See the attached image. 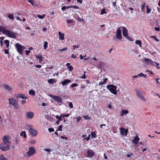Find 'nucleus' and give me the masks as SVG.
<instances>
[{
    "instance_id": "42",
    "label": "nucleus",
    "mask_w": 160,
    "mask_h": 160,
    "mask_svg": "<svg viewBox=\"0 0 160 160\" xmlns=\"http://www.w3.org/2000/svg\"><path fill=\"white\" fill-rule=\"evenodd\" d=\"M56 118L58 119L59 121H61L62 120V118L61 117H59L58 115L56 116Z\"/></svg>"
},
{
    "instance_id": "21",
    "label": "nucleus",
    "mask_w": 160,
    "mask_h": 160,
    "mask_svg": "<svg viewBox=\"0 0 160 160\" xmlns=\"http://www.w3.org/2000/svg\"><path fill=\"white\" fill-rule=\"evenodd\" d=\"M66 65L67 66V68L69 71H71L73 70V68L72 66L70 65L69 63H67Z\"/></svg>"
},
{
    "instance_id": "50",
    "label": "nucleus",
    "mask_w": 160,
    "mask_h": 160,
    "mask_svg": "<svg viewBox=\"0 0 160 160\" xmlns=\"http://www.w3.org/2000/svg\"><path fill=\"white\" fill-rule=\"evenodd\" d=\"M48 131L50 132H53L54 131V129L53 128H49L48 129Z\"/></svg>"
},
{
    "instance_id": "63",
    "label": "nucleus",
    "mask_w": 160,
    "mask_h": 160,
    "mask_svg": "<svg viewBox=\"0 0 160 160\" xmlns=\"http://www.w3.org/2000/svg\"><path fill=\"white\" fill-rule=\"evenodd\" d=\"M86 78V76L85 74H84L82 76H81L80 77V78H83V79H85Z\"/></svg>"
},
{
    "instance_id": "39",
    "label": "nucleus",
    "mask_w": 160,
    "mask_h": 160,
    "mask_svg": "<svg viewBox=\"0 0 160 160\" xmlns=\"http://www.w3.org/2000/svg\"><path fill=\"white\" fill-rule=\"evenodd\" d=\"M45 16V15L44 14L42 15H38V17L39 18L42 19Z\"/></svg>"
},
{
    "instance_id": "23",
    "label": "nucleus",
    "mask_w": 160,
    "mask_h": 160,
    "mask_svg": "<svg viewBox=\"0 0 160 160\" xmlns=\"http://www.w3.org/2000/svg\"><path fill=\"white\" fill-rule=\"evenodd\" d=\"M73 21L71 20H69L67 21V23L68 24V25L69 27L71 25H73Z\"/></svg>"
},
{
    "instance_id": "11",
    "label": "nucleus",
    "mask_w": 160,
    "mask_h": 160,
    "mask_svg": "<svg viewBox=\"0 0 160 160\" xmlns=\"http://www.w3.org/2000/svg\"><path fill=\"white\" fill-rule=\"evenodd\" d=\"M120 134L122 136H126L127 135L128 132V129H125L123 128H120Z\"/></svg>"
},
{
    "instance_id": "43",
    "label": "nucleus",
    "mask_w": 160,
    "mask_h": 160,
    "mask_svg": "<svg viewBox=\"0 0 160 160\" xmlns=\"http://www.w3.org/2000/svg\"><path fill=\"white\" fill-rule=\"evenodd\" d=\"M146 8L147 9V13H149L151 12V9L148 8V6H147Z\"/></svg>"
},
{
    "instance_id": "48",
    "label": "nucleus",
    "mask_w": 160,
    "mask_h": 160,
    "mask_svg": "<svg viewBox=\"0 0 160 160\" xmlns=\"http://www.w3.org/2000/svg\"><path fill=\"white\" fill-rule=\"evenodd\" d=\"M145 7V3H144V4L142 5L141 7V9L142 10H143V9Z\"/></svg>"
},
{
    "instance_id": "55",
    "label": "nucleus",
    "mask_w": 160,
    "mask_h": 160,
    "mask_svg": "<svg viewBox=\"0 0 160 160\" xmlns=\"http://www.w3.org/2000/svg\"><path fill=\"white\" fill-rule=\"evenodd\" d=\"M4 53L6 54H8L9 53V52L8 50L5 49L4 51Z\"/></svg>"
},
{
    "instance_id": "37",
    "label": "nucleus",
    "mask_w": 160,
    "mask_h": 160,
    "mask_svg": "<svg viewBox=\"0 0 160 160\" xmlns=\"http://www.w3.org/2000/svg\"><path fill=\"white\" fill-rule=\"evenodd\" d=\"M48 43L47 42H45L44 43V44L43 45L44 48V49H46L48 47Z\"/></svg>"
},
{
    "instance_id": "16",
    "label": "nucleus",
    "mask_w": 160,
    "mask_h": 160,
    "mask_svg": "<svg viewBox=\"0 0 160 160\" xmlns=\"http://www.w3.org/2000/svg\"><path fill=\"white\" fill-rule=\"evenodd\" d=\"M71 82L70 80L66 79L63 80L62 82H61L60 83H62V85L65 86L67 85L69 83Z\"/></svg>"
},
{
    "instance_id": "49",
    "label": "nucleus",
    "mask_w": 160,
    "mask_h": 160,
    "mask_svg": "<svg viewBox=\"0 0 160 160\" xmlns=\"http://www.w3.org/2000/svg\"><path fill=\"white\" fill-rule=\"evenodd\" d=\"M27 99H25L24 100H23L22 101V103L23 104H24L27 102L28 100L27 101Z\"/></svg>"
},
{
    "instance_id": "4",
    "label": "nucleus",
    "mask_w": 160,
    "mask_h": 160,
    "mask_svg": "<svg viewBox=\"0 0 160 160\" xmlns=\"http://www.w3.org/2000/svg\"><path fill=\"white\" fill-rule=\"evenodd\" d=\"M15 47L16 48L18 52L22 54V53L23 50L25 49V47L22 46L20 43H17L15 45Z\"/></svg>"
},
{
    "instance_id": "62",
    "label": "nucleus",
    "mask_w": 160,
    "mask_h": 160,
    "mask_svg": "<svg viewBox=\"0 0 160 160\" xmlns=\"http://www.w3.org/2000/svg\"><path fill=\"white\" fill-rule=\"evenodd\" d=\"M72 8H74V9H78V7L77 6H76V5H75L74 6H72Z\"/></svg>"
},
{
    "instance_id": "60",
    "label": "nucleus",
    "mask_w": 160,
    "mask_h": 160,
    "mask_svg": "<svg viewBox=\"0 0 160 160\" xmlns=\"http://www.w3.org/2000/svg\"><path fill=\"white\" fill-rule=\"evenodd\" d=\"M132 155V153H130L129 154H127V158H130L131 157V156Z\"/></svg>"
},
{
    "instance_id": "46",
    "label": "nucleus",
    "mask_w": 160,
    "mask_h": 160,
    "mask_svg": "<svg viewBox=\"0 0 160 160\" xmlns=\"http://www.w3.org/2000/svg\"><path fill=\"white\" fill-rule=\"evenodd\" d=\"M67 48H63L59 50V51L60 52H63V51L66 50H67Z\"/></svg>"
},
{
    "instance_id": "14",
    "label": "nucleus",
    "mask_w": 160,
    "mask_h": 160,
    "mask_svg": "<svg viewBox=\"0 0 160 160\" xmlns=\"http://www.w3.org/2000/svg\"><path fill=\"white\" fill-rule=\"evenodd\" d=\"M15 97L16 98H21L22 99H27V97L24 94H17L15 95Z\"/></svg>"
},
{
    "instance_id": "25",
    "label": "nucleus",
    "mask_w": 160,
    "mask_h": 160,
    "mask_svg": "<svg viewBox=\"0 0 160 160\" xmlns=\"http://www.w3.org/2000/svg\"><path fill=\"white\" fill-rule=\"evenodd\" d=\"M6 28L3 27H0V32H2V33L4 34V32H5L6 31Z\"/></svg>"
},
{
    "instance_id": "44",
    "label": "nucleus",
    "mask_w": 160,
    "mask_h": 160,
    "mask_svg": "<svg viewBox=\"0 0 160 160\" xmlns=\"http://www.w3.org/2000/svg\"><path fill=\"white\" fill-rule=\"evenodd\" d=\"M78 86V85L77 83H73L70 86L71 87L73 88L75 87H76Z\"/></svg>"
},
{
    "instance_id": "2",
    "label": "nucleus",
    "mask_w": 160,
    "mask_h": 160,
    "mask_svg": "<svg viewBox=\"0 0 160 160\" xmlns=\"http://www.w3.org/2000/svg\"><path fill=\"white\" fill-rule=\"evenodd\" d=\"M8 101L9 104L12 105L15 109H17L19 108V106L16 100L11 98L9 99Z\"/></svg>"
},
{
    "instance_id": "51",
    "label": "nucleus",
    "mask_w": 160,
    "mask_h": 160,
    "mask_svg": "<svg viewBox=\"0 0 160 160\" xmlns=\"http://www.w3.org/2000/svg\"><path fill=\"white\" fill-rule=\"evenodd\" d=\"M69 107L70 108H73V104L72 102H70L69 103Z\"/></svg>"
},
{
    "instance_id": "8",
    "label": "nucleus",
    "mask_w": 160,
    "mask_h": 160,
    "mask_svg": "<svg viewBox=\"0 0 160 160\" xmlns=\"http://www.w3.org/2000/svg\"><path fill=\"white\" fill-rule=\"evenodd\" d=\"M49 96H50L52 99H53L54 100L57 102H59L60 103L62 102V99L59 96H54L50 94H49Z\"/></svg>"
},
{
    "instance_id": "38",
    "label": "nucleus",
    "mask_w": 160,
    "mask_h": 160,
    "mask_svg": "<svg viewBox=\"0 0 160 160\" xmlns=\"http://www.w3.org/2000/svg\"><path fill=\"white\" fill-rule=\"evenodd\" d=\"M92 137L93 138H95L96 137V134L94 132H92L91 133Z\"/></svg>"
},
{
    "instance_id": "3",
    "label": "nucleus",
    "mask_w": 160,
    "mask_h": 160,
    "mask_svg": "<svg viewBox=\"0 0 160 160\" xmlns=\"http://www.w3.org/2000/svg\"><path fill=\"white\" fill-rule=\"evenodd\" d=\"M4 34L6 35L7 36L11 38H16V34L12 31L6 30Z\"/></svg>"
},
{
    "instance_id": "5",
    "label": "nucleus",
    "mask_w": 160,
    "mask_h": 160,
    "mask_svg": "<svg viewBox=\"0 0 160 160\" xmlns=\"http://www.w3.org/2000/svg\"><path fill=\"white\" fill-rule=\"evenodd\" d=\"M10 147V144L5 143H1L0 145V149L3 151H8Z\"/></svg>"
},
{
    "instance_id": "52",
    "label": "nucleus",
    "mask_w": 160,
    "mask_h": 160,
    "mask_svg": "<svg viewBox=\"0 0 160 160\" xmlns=\"http://www.w3.org/2000/svg\"><path fill=\"white\" fill-rule=\"evenodd\" d=\"M79 45H78L77 46H76L75 45H74L72 46L73 48V49H75V48H78L79 47Z\"/></svg>"
},
{
    "instance_id": "45",
    "label": "nucleus",
    "mask_w": 160,
    "mask_h": 160,
    "mask_svg": "<svg viewBox=\"0 0 160 160\" xmlns=\"http://www.w3.org/2000/svg\"><path fill=\"white\" fill-rule=\"evenodd\" d=\"M44 151H45L47 152H48V154H47V155H48V154H50V152L51 151V150L49 149H44Z\"/></svg>"
},
{
    "instance_id": "20",
    "label": "nucleus",
    "mask_w": 160,
    "mask_h": 160,
    "mask_svg": "<svg viewBox=\"0 0 160 160\" xmlns=\"http://www.w3.org/2000/svg\"><path fill=\"white\" fill-rule=\"evenodd\" d=\"M144 61L148 65H150L151 62H152L151 59L146 58H144Z\"/></svg>"
},
{
    "instance_id": "34",
    "label": "nucleus",
    "mask_w": 160,
    "mask_h": 160,
    "mask_svg": "<svg viewBox=\"0 0 160 160\" xmlns=\"http://www.w3.org/2000/svg\"><path fill=\"white\" fill-rule=\"evenodd\" d=\"M155 64H156L157 66H159L160 65V64L158 63L153 62L152 61V62H151V65H152V66H155Z\"/></svg>"
},
{
    "instance_id": "32",
    "label": "nucleus",
    "mask_w": 160,
    "mask_h": 160,
    "mask_svg": "<svg viewBox=\"0 0 160 160\" xmlns=\"http://www.w3.org/2000/svg\"><path fill=\"white\" fill-rule=\"evenodd\" d=\"M0 160H8L7 159L5 158L2 154L0 155Z\"/></svg>"
},
{
    "instance_id": "7",
    "label": "nucleus",
    "mask_w": 160,
    "mask_h": 160,
    "mask_svg": "<svg viewBox=\"0 0 160 160\" xmlns=\"http://www.w3.org/2000/svg\"><path fill=\"white\" fill-rule=\"evenodd\" d=\"M120 28L122 29V34L124 36L129 40L131 39V38L129 37L128 35V31L127 29L125 27H121Z\"/></svg>"
},
{
    "instance_id": "13",
    "label": "nucleus",
    "mask_w": 160,
    "mask_h": 160,
    "mask_svg": "<svg viewBox=\"0 0 160 160\" xmlns=\"http://www.w3.org/2000/svg\"><path fill=\"white\" fill-rule=\"evenodd\" d=\"M9 137L8 136H4L3 138V142L2 143H5L10 145L11 142L9 141Z\"/></svg>"
},
{
    "instance_id": "59",
    "label": "nucleus",
    "mask_w": 160,
    "mask_h": 160,
    "mask_svg": "<svg viewBox=\"0 0 160 160\" xmlns=\"http://www.w3.org/2000/svg\"><path fill=\"white\" fill-rule=\"evenodd\" d=\"M36 68H40L42 67V66L40 65H38L35 66Z\"/></svg>"
},
{
    "instance_id": "17",
    "label": "nucleus",
    "mask_w": 160,
    "mask_h": 160,
    "mask_svg": "<svg viewBox=\"0 0 160 160\" xmlns=\"http://www.w3.org/2000/svg\"><path fill=\"white\" fill-rule=\"evenodd\" d=\"M139 140L140 139L139 137L138 136H136L134 138V139L132 140V142L135 145H137Z\"/></svg>"
},
{
    "instance_id": "24",
    "label": "nucleus",
    "mask_w": 160,
    "mask_h": 160,
    "mask_svg": "<svg viewBox=\"0 0 160 160\" xmlns=\"http://www.w3.org/2000/svg\"><path fill=\"white\" fill-rule=\"evenodd\" d=\"M128 112V111L127 110H122L120 112V115L123 116L124 114H127Z\"/></svg>"
},
{
    "instance_id": "12",
    "label": "nucleus",
    "mask_w": 160,
    "mask_h": 160,
    "mask_svg": "<svg viewBox=\"0 0 160 160\" xmlns=\"http://www.w3.org/2000/svg\"><path fill=\"white\" fill-rule=\"evenodd\" d=\"M136 94L138 97L141 100L143 101L145 100V98L143 96L142 92L141 91H137Z\"/></svg>"
},
{
    "instance_id": "26",
    "label": "nucleus",
    "mask_w": 160,
    "mask_h": 160,
    "mask_svg": "<svg viewBox=\"0 0 160 160\" xmlns=\"http://www.w3.org/2000/svg\"><path fill=\"white\" fill-rule=\"evenodd\" d=\"M23 135V137L24 138H25L27 137V135L26 133V132L25 131H22L20 133V136H22Z\"/></svg>"
},
{
    "instance_id": "61",
    "label": "nucleus",
    "mask_w": 160,
    "mask_h": 160,
    "mask_svg": "<svg viewBox=\"0 0 160 160\" xmlns=\"http://www.w3.org/2000/svg\"><path fill=\"white\" fill-rule=\"evenodd\" d=\"M19 139H18V138H17L16 139V140H15L16 144H17L18 143V142H19Z\"/></svg>"
},
{
    "instance_id": "31",
    "label": "nucleus",
    "mask_w": 160,
    "mask_h": 160,
    "mask_svg": "<svg viewBox=\"0 0 160 160\" xmlns=\"http://www.w3.org/2000/svg\"><path fill=\"white\" fill-rule=\"evenodd\" d=\"M135 43L136 44L139 45L140 47H142L141 44L142 43L141 42L140 40H137L136 41Z\"/></svg>"
},
{
    "instance_id": "64",
    "label": "nucleus",
    "mask_w": 160,
    "mask_h": 160,
    "mask_svg": "<svg viewBox=\"0 0 160 160\" xmlns=\"http://www.w3.org/2000/svg\"><path fill=\"white\" fill-rule=\"evenodd\" d=\"M76 55L72 54L71 56V57L73 58H76Z\"/></svg>"
},
{
    "instance_id": "15",
    "label": "nucleus",
    "mask_w": 160,
    "mask_h": 160,
    "mask_svg": "<svg viewBox=\"0 0 160 160\" xmlns=\"http://www.w3.org/2000/svg\"><path fill=\"white\" fill-rule=\"evenodd\" d=\"M26 115L27 118L29 119H31L33 117L34 113L31 112H28L26 113Z\"/></svg>"
},
{
    "instance_id": "10",
    "label": "nucleus",
    "mask_w": 160,
    "mask_h": 160,
    "mask_svg": "<svg viewBox=\"0 0 160 160\" xmlns=\"http://www.w3.org/2000/svg\"><path fill=\"white\" fill-rule=\"evenodd\" d=\"M32 126H29L30 128L29 130V132L30 134H31L32 136H35L37 134V132L35 130L32 128Z\"/></svg>"
},
{
    "instance_id": "30",
    "label": "nucleus",
    "mask_w": 160,
    "mask_h": 160,
    "mask_svg": "<svg viewBox=\"0 0 160 160\" xmlns=\"http://www.w3.org/2000/svg\"><path fill=\"white\" fill-rule=\"evenodd\" d=\"M48 82L49 83L52 84L55 82V80L54 79H50L48 80Z\"/></svg>"
},
{
    "instance_id": "53",
    "label": "nucleus",
    "mask_w": 160,
    "mask_h": 160,
    "mask_svg": "<svg viewBox=\"0 0 160 160\" xmlns=\"http://www.w3.org/2000/svg\"><path fill=\"white\" fill-rule=\"evenodd\" d=\"M117 0H115L114 2H112V5L114 7H116V1Z\"/></svg>"
},
{
    "instance_id": "22",
    "label": "nucleus",
    "mask_w": 160,
    "mask_h": 160,
    "mask_svg": "<svg viewBox=\"0 0 160 160\" xmlns=\"http://www.w3.org/2000/svg\"><path fill=\"white\" fill-rule=\"evenodd\" d=\"M2 87L7 90L10 91L11 89V88L6 84H3Z\"/></svg>"
},
{
    "instance_id": "19",
    "label": "nucleus",
    "mask_w": 160,
    "mask_h": 160,
    "mask_svg": "<svg viewBox=\"0 0 160 160\" xmlns=\"http://www.w3.org/2000/svg\"><path fill=\"white\" fill-rule=\"evenodd\" d=\"M58 35L59 36V40H63L64 39V34L62 33L61 32H58Z\"/></svg>"
},
{
    "instance_id": "1",
    "label": "nucleus",
    "mask_w": 160,
    "mask_h": 160,
    "mask_svg": "<svg viewBox=\"0 0 160 160\" xmlns=\"http://www.w3.org/2000/svg\"><path fill=\"white\" fill-rule=\"evenodd\" d=\"M107 88L109 89L110 91L114 95H116L117 93L116 91L117 87L112 84H109L107 86Z\"/></svg>"
},
{
    "instance_id": "18",
    "label": "nucleus",
    "mask_w": 160,
    "mask_h": 160,
    "mask_svg": "<svg viewBox=\"0 0 160 160\" xmlns=\"http://www.w3.org/2000/svg\"><path fill=\"white\" fill-rule=\"evenodd\" d=\"M87 153L88 156L90 157H92L94 154V152L91 150H88Z\"/></svg>"
},
{
    "instance_id": "33",
    "label": "nucleus",
    "mask_w": 160,
    "mask_h": 160,
    "mask_svg": "<svg viewBox=\"0 0 160 160\" xmlns=\"http://www.w3.org/2000/svg\"><path fill=\"white\" fill-rule=\"evenodd\" d=\"M8 18L11 20H13L14 18L13 15L12 14H9L8 15Z\"/></svg>"
},
{
    "instance_id": "6",
    "label": "nucleus",
    "mask_w": 160,
    "mask_h": 160,
    "mask_svg": "<svg viewBox=\"0 0 160 160\" xmlns=\"http://www.w3.org/2000/svg\"><path fill=\"white\" fill-rule=\"evenodd\" d=\"M36 151L35 148L32 147H30L28 152H27V155L28 157L33 155L36 152Z\"/></svg>"
},
{
    "instance_id": "9",
    "label": "nucleus",
    "mask_w": 160,
    "mask_h": 160,
    "mask_svg": "<svg viewBox=\"0 0 160 160\" xmlns=\"http://www.w3.org/2000/svg\"><path fill=\"white\" fill-rule=\"evenodd\" d=\"M116 35V38L119 40H121L122 38V36L121 34V31L120 28H118L117 30Z\"/></svg>"
},
{
    "instance_id": "47",
    "label": "nucleus",
    "mask_w": 160,
    "mask_h": 160,
    "mask_svg": "<svg viewBox=\"0 0 160 160\" xmlns=\"http://www.w3.org/2000/svg\"><path fill=\"white\" fill-rule=\"evenodd\" d=\"M62 125H60L58 127V129L56 131H57L58 130L59 131H62Z\"/></svg>"
},
{
    "instance_id": "54",
    "label": "nucleus",
    "mask_w": 160,
    "mask_h": 160,
    "mask_svg": "<svg viewBox=\"0 0 160 160\" xmlns=\"http://www.w3.org/2000/svg\"><path fill=\"white\" fill-rule=\"evenodd\" d=\"M84 118L86 119H89L90 118L88 116H84Z\"/></svg>"
},
{
    "instance_id": "58",
    "label": "nucleus",
    "mask_w": 160,
    "mask_h": 160,
    "mask_svg": "<svg viewBox=\"0 0 160 160\" xmlns=\"http://www.w3.org/2000/svg\"><path fill=\"white\" fill-rule=\"evenodd\" d=\"M30 143L32 144H34L36 143V141L34 140H32L30 141Z\"/></svg>"
},
{
    "instance_id": "27",
    "label": "nucleus",
    "mask_w": 160,
    "mask_h": 160,
    "mask_svg": "<svg viewBox=\"0 0 160 160\" xmlns=\"http://www.w3.org/2000/svg\"><path fill=\"white\" fill-rule=\"evenodd\" d=\"M36 57L40 61H42L43 60V58H42V56H41L40 55H38L36 56Z\"/></svg>"
},
{
    "instance_id": "29",
    "label": "nucleus",
    "mask_w": 160,
    "mask_h": 160,
    "mask_svg": "<svg viewBox=\"0 0 160 160\" xmlns=\"http://www.w3.org/2000/svg\"><path fill=\"white\" fill-rule=\"evenodd\" d=\"M29 95L34 96L35 95V92L33 90H31L29 91Z\"/></svg>"
},
{
    "instance_id": "56",
    "label": "nucleus",
    "mask_w": 160,
    "mask_h": 160,
    "mask_svg": "<svg viewBox=\"0 0 160 160\" xmlns=\"http://www.w3.org/2000/svg\"><path fill=\"white\" fill-rule=\"evenodd\" d=\"M25 52H26V55H28L29 53L30 52V51L29 50H26L25 51Z\"/></svg>"
},
{
    "instance_id": "41",
    "label": "nucleus",
    "mask_w": 160,
    "mask_h": 160,
    "mask_svg": "<svg viewBox=\"0 0 160 160\" xmlns=\"http://www.w3.org/2000/svg\"><path fill=\"white\" fill-rule=\"evenodd\" d=\"M28 1L30 3L32 6L34 5L33 0H28Z\"/></svg>"
},
{
    "instance_id": "35",
    "label": "nucleus",
    "mask_w": 160,
    "mask_h": 160,
    "mask_svg": "<svg viewBox=\"0 0 160 160\" xmlns=\"http://www.w3.org/2000/svg\"><path fill=\"white\" fill-rule=\"evenodd\" d=\"M4 43L6 44V47L8 48L9 46V40H6L4 41Z\"/></svg>"
},
{
    "instance_id": "57",
    "label": "nucleus",
    "mask_w": 160,
    "mask_h": 160,
    "mask_svg": "<svg viewBox=\"0 0 160 160\" xmlns=\"http://www.w3.org/2000/svg\"><path fill=\"white\" fill-rule=\"evenodd\" d=\"M143 76V73L142 72L140 73V74H139L138 75V77H142Z\"/></svg>"
},
{
    "instance_id": "36",
    "label": "nucleus",
    "mask_w": 160,
    "mask_h": 160,
    "mask_svg": "<svg viewBox=\"0 0 160 160\" xmlns=\"http://www.w3.org/2000/svg\"><path fill=\"white\" fill-rule=\"evenodd\" d=\"M107 12L105 11V9L104 8H103L102 9L100 14L101 15H103L104 14H106Z\"/></svg>"
},
{
    "instance_id": "40",
    "label": "nucleus",
    "mask_w": 160,
    "mask_h": 160,
    "mask_svg": "<svg viewBox=\"0 0 160 160\" xmlns=\"http://www.w3.org/2000/svg\"><path fill=\"white\" fill-rule=\"evenodd\" d=\"M77 20L78 21L80 22H83L84 21V19L82 18H81L79 17H78L77 18Z\"/></svg>"
},
{
    "instance_id": "28",
    "label": "nucleus",
    "mask_w": 160,
    "mask_h": 160,
    "mask_svg": "<svg viewBox=\"0 0 160 160\" xmlns=\"http://www.w3.org/2000/svg\"><path fill=\"white\" fill-rule=\"evenodd\" d=\"M103 64L104 63L102 62H100L99 64L97 65V67L99 68H102Z\"/></svg>"
}]
</instances>
